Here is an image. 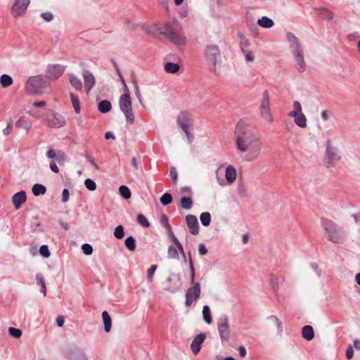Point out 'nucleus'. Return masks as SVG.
Returning <instances> with one entry per match:
<instances>
[{"mask_svg":"<svg viewBox=\"0 0 360 360\" xmlns=\"http://www.w3.org/2000/svg\"><path fill=\"white\" fill-rule=\"evenodd\" d=\"M235 136L237 150L245 154L243 160L246 162L257 160L262 148L259 134L247 122L240 120L236 126Z\"/></svg>","mask_w":360,"mask_h":360,"instance_id":"f257e3e1","label":"nucleus"},{"mask_svg":"<svg viewBox=\"0 0 360 360\" xmlns=\"http://www.w3.org/2000/svg\"><path fill=\"white\" fill-rule=\"evenodd\" d=\"M160 34L176 45L183 46L186 43L184 30L176 19L167 21Z\"/></svg>","mask_w":360,"mask_h":360,"instance_id":"f03ea898","label":"nucleus"},{"mask_svg":"<svg viewBox=\"0 0 360 360\" xmlns=\"http://www.w3.org/2000/svg\"><path fill=\"white\" fill-rule=\"evenodd\" d=\"M321 226L324 236L328 240L335 243H340L345 240L346 232L335 221L326 217H321Z\"/></svg>","mask_w":360,"mask_h":360,"instance_id":"7ed1b4c3","label":"nucleus"},{"mask_svg":"<svg viewBox=\"0 0 360 360\" xmlns=\"http://www.w3.org/2000/svg\"><path fill=\"white\" fill-rule=\"evenodd\" d=\"M286 39L289 44L290 51L296 63V68L299 72L306 70L307 65L304 60V49L298 38L292 32L286 34Z\"/></svg>","mask_w":360,"mask_h":360,"instance_id":"20e7f679","label":"nucleus"},{"mask_svg":"<svg viewBox=\"0 0 360 360\" xmlns=\"http://www.w3.org/2000/svg\"><path fill=\"white\" fill-rule=\"evenodd\" d=\"M118 75L122 81L124 89V94L119 99L120 109L124 113L127 122L129 124H132L134 122V116L132 111L129 90L122 74L120 73Z\"/></svg>","mask_w":360,"mask_h":360,"instance_id":"39448f33","label":"nucleus"},{"mask_svg":"<svg viewBox=\"0 0 360 360\" xmlns=\"http://www.w3.org/2000/svg\"><path fill=\"white\" fill-rule=\"evenodd\" d=\"M204 57L207 65L210 66V70L216 74L217 65H220L222 60L221 53L219 46L215 44L207 45L204 51Z\"/></svg>","mask_w":360,"mask_h":360,"instance_id":"423d86ee","label":"nucleus"},{"mask_svg":"<svg viewBox=\"0 0 360 360\" xmlns=\"http://www.w3.org/2000/svg\"><path fill=\"white\" fill-rule=\"evenodd\" d=\"M342 155L339 149L333 145L330 139H328L323 159L324 166L328 169L334 167L340 161Z\"/></svg>","mask_w":360,"mask_h":360,"instance_id":"0eeeda50","label":"nucleus"},{"mask_svg":"<svg viewBox=\"0 0 360 360\" xmlns=\"http://www.w3.org/2000/svg\"><path fill=\"white\" fill-rule=\"evenodd\" d=\"M49 81L44 75H37L28 78L25 84V90L29 94H38L48 86Z\"/></svg>","mask_w":360,"mask_h":360,"instance_id":"6e6552de","label":"nucleus"},{"mask_svg":"<svg viewBox=\"0 0 360 360\" xmlns=\"http://www.w3.org/2000/svg\"><path fill=\"white\" fill-rule=\"evenodd\" d=\"M217 330L222 341L228 342L230 338V326L229 317L226 314H222L217 320Z\"/></svg>","mask_w":360,"mask_h":360,"instance_id":"1a4fd4ad","label":"nucleus"},{"mask_svg":"<svg viewBox=\"0 0 360 360\" xmlns=\"http://www.w3.org/2000/svg\"><path fill=\"white\" fill-rule=\"evenodd\" d=\"M261 117L269 122H273V116L270 110V98L268 90H264L259 107Z\"/></svg>","mask_w":360,"mask_h":360,"instance_id":"9d476101","label":"nucleus"},{"mask_svg":"<svg viewBox=\"0 0 360 360\" xmlns=\"http://www.w3.org/2000/svg\"><path fill=\"white\" fill-rule=\"evenodd\" d=\"M192 286L188 288L186 292V307H190L195 301H196L200 295V285L198 282L191 283Z\"/></svg>","mask_w":360,"mask_h":360,"instance_id":"9b49d317","label":"nucleus"},{"mask_svg":"<svg viewBox=\"0 0 360 360\" xmlns=\"http://www.w3.org/2000/svg\"><path fill=\"white\" fill-rule=\"evenodd\" d=\"M46 124L51 127L60 128L65 126V118L59 113L50 110L47 114Z\"/></svg>","mask_w":360,"mask_h":360,"instance_id":"f8f14e48","label":"nucleus"},{"mask_svg":"<svg viewBox=\"0 0 360 360\" xmlns=\"http://www.w3.org/2000/svg\"><path fill=\"white\" fill-rule=\"evenodd\" d=\"M65 68L66 66L60 64H49L46 70V76L45 77L48 81L49 79H57L62 76Z\"/></svg>","mask_w":360,"mask_h":360,"instance_id":"ddd939ff","label":"nucleus"},{"mask_svg":"<svg viewBox=\"0 0 360 360\" xmlns=\"http://www.w3.org/2000/svg\"><path fill=\"white\" fill-rule=\"evenodd\" d=\"M167 282L169 283L170 285L166 288V290L170 292H175L180 290L182 283L181 276L179 274L172 273L167 278Z\"/></svg>","mask_w":360,"mask_h":360,"instance_id":"4468645a","label":"nucleus"},{"mask_svg":"<svg viewBox=\"0 0 360 360\" xmlns=\"http://www.w3.org/2000/svg\"><path fill=\"white\" fill-rule=\"evenodd\" d=\"M30 3V0H15L11 8V14L15 17L22 15L26 11Z\"/></svg>","mask_w":360,"mask_h":360,"instance_id":"2eb2a0df","label":"nucleus"},{"mask_svg":"<svg viewBox=\"0 0 360 360\" xmlns=\"http://www.w3.org/2000/svg\"><path fill=\"white\" fill-rule=\"evenodd\" d=\"M186 223L189 232L193 235H198L199 233V223L197 217L193 214H188L186 217Z\"/></svg>","mask_w":360,"mask_h":360,"instance_id":"dca6fc26","label":"nucleus"},{"mask_svg":"<svg viewBox=\"0 0 360 360\" xmlns=\"http://www.w3.org/2000/svg\"><path fill=\"white\" fill-rule=\"evenodd\" d=\"M82 77L84 82V87L87 93L94 86L96 80L94 75L87 70H84L82 72Z\"/></svg>","mask_w":360,"mask_h":360,"instance_id":"f3484780","label":"nucleus"},{"mask_svg":"<svg viewBox=\"0 0 360 360\" xmlns=\"http://www.w3.org/2000/svg\"><path fill=\"white\" fill-rule=\"evenodd\" d=\"M206 338V335L205 333H200L196 337L194 338L191 344V349L192 350V352L196 355L199 353L200 349H201V345L203 343Z\"/></svg>","mask_w":360,"mask_h":360,"instance_id":"a211bd4d","label":"nucleus"},{"mask_svg":"<svg viewBox=\"0 0 360 360\" xmlns=\"http://www.w3.org/2000/svg\"><path fill=\"white\" fill-rule=\"evenodd\" d=\"M27 195L24 191H20L13 195L12 202L15 209H19L26 201Z\"/></svg>","mask_w":360,"mask_h":360,"instance_id":"6ab92c4d","label":"nucleus"},{"mask_svg":"<svg viewBox=\"0 0 360 360\" xmlns=\"http://www.w3.org/2000/svg\"><path fill=\"white\" fill-rule=\"evenodd\" d=\"M176 122L179 127H181L183 131H186V129H189L190 127L191 124L189 116L186 112H181V114L177 117Z\"/></svg>","mask_w":360,"mask_h":360,"instance_id":"aec40b11","label":"nucleus"},{"mask_svg":"<svg viewBox=\"0 0 360 360\" xmlns=\"http://www.w3.org/2000/svg\"><path fill=\"white\" fill-rule=\"evenodd\" d=\"M288 116L294 117L295 123L300 127L305 128L307 127V118L302 112H290Z\"/></svg>","mask_w":360,"mask_h":360,"instance_id":"412c9836","label":"nucleus"},{"mask_svg":"<svg viewBox=\"0 0 360 360\" xmlns=\"http://www.w3.org/2000/svg\"><path fill=\"white\" fill-rule=\"evenodd\" d=\"M32 124L28 118L25 116L20 117L15 122L17 128L23 129L25 130L26 134H28L31 128Z\"/></svg>","mask_w":360,"mask_h":360,"instance_id":"4be33fe9","label":"nucleus"},{"mask_svg":"<svg viewBox=\"0 0 360 360\" xmlns=\"http://www.w3.org/2000/svg\"><path fill=\"white\" fill-rule=\"evenodd\" d=\"M314 10L317 11L318 15L322 18L327 20H332L333 19V13L326 7L315 8Z\"/></svg>","mask_w":360,"mask_h":360,"instance_id":"5701e85b","label":"nucleus"},{"mask_svg":"<svg viewBox=\"0 0 360 360\" xmlns=\"http://www.w3.org/2000/svg\"><path fill=\"white\" fill-rule=\"evenodd\" d=\"M302 335L307 341L311 340L314 338V331L311 326L307 325L302 328Z\"/></svg>","mask_w":360,"mask_h":360,"instance_id":"b1692460","label":"nucleus"},{"mask_svg":"<svg viewBox=\"0 0 360 360\" xmlns=\"http://www.w3.org/2000/svg\"><path fill=\"white\" fill-rule=\"evenodd\" d=\"M225 177L226 181L229 183H233L236 180V170L233 166L229 165L226 168Z\"/></svg>","mask_w":360,"mask_h":360,"instance_id":"393cba45","label":"nucleus"},{"mask_svg":"<svg viewBox=\"0 0 360 360\" xmlns=\"http://www.w3.org/2000/svg\"><path fill=\"white\" fill-rule=\"evenodd\" d=\"M102 319L104 324L105 332L109 333L111 330L112 320L108 311H104L102 312Z\"/></svg>","mask_w":360,"mask_h":360,"instance_id":"a878e982","label":"nucleus"},{"mask_svg":"<svg viewBox=\"0 0 360 360\" xmlns=\"http://www.w3.org/2000/svg\"><path fill=\"white\" fill-rule=\"evenodd\" d=\"M112 109L111 103L108 100H102L98 103V110L101 113H107Z\"/></svg>","mask_w":360,"mask_h":360,"instance_id":"bb28decb","label":"nucleus"},{"mask_svg":"<svg viewBox=\"0 0 360 360\" xmlns=\"http://www.w3.org/2000/svg\"><path fill=\"white\" fill-rule=\"evenodd\" d=\"M257 24L264 28H271L274 26V22L272 19L267 16H262L258 19Z\"/></svg>","mask_w":360,"mask_h":360,"instance_id":"cd10ccee","label":"nucleus"},{"mask_svg":"<svg viewBox=\"0 0 360 360\" xmlns=\"http://www.w3.org/2000/svg\"><path fill=\"white\" fill-rule=\"evenodd\" d=\"M179 205L184 210H188L192 208L193 201L191 197L184 196L180 199Z\"/></svg>","mask_w":360,"mask_h":360,"instance_id":"c85d7f7f","label":"nucleus"},{"mask_svg":"<svg viewBox=\"0 0 360 360\" xmlns=\"http://www.w3.org/2000/svg\"><path fill=\"white\" fill-rule=\"evenodd\" d=\"M164 68L166 72L175 74L179 70L180 65L177 63L167 62L165 64Z\"/></svg>","mask_w":360,"mask_h":360,"instance_id":"c756f323","label":"nucleus"},{"mask_svg":"<svg viewBox=\"0 0 360 360\" xmlns=\"http://www.w3.org/2000/svg\"><path fill=\"white\" fill-rule=\"evenodd\" d=\"M179 253H181L184 260H186L184 249H168V257L171 259H178Z\"/></svg>","mask_w":360,"mask_h":360,"instance_id":"7c9ffc66","label":"nucleus"},{"mask_svg":"<svg viewBox=\"0 0 360 360\" xmlns=\"http://www.w3.org/2000/svg\"><path fill=\"white\" fill-rule=\"evenodd\" d=\"M32 191L34 195L39 196L46 193V188L42 184H35L33 185Z\"/></svg>","mask_w":360,"mask_h":360,"instance_id":"2f4dec72","label":"nucleus"},{"mask_svg":"<svg viewBox=\"0 0 360 360\" xmlns=\"http://www.w3.org/2000/svg\"><path fill=\"white\" fill-rule=\"evenodd\" d=\"M70 98L75 112L79 114L80 112V102L79 97L76 94L71 93Z\"/></svg>","mask_w":360,"mask_h":360,"instance_id":"473e14b6","label":"nucleus"},{"mask_svg":"<svg viewBox=\"0 0 360 360\" xmlns=\"http://www.w3.org/2000/svg\"><path fill=\"white\" fill-rule=\"evenodd\" d=\"M0 83L3 88H6L13 84V79L10 75L4 74L0 77Z\"/></svg>","mask_w":360,"mask_h":360,"instance_id":"72a5a7b5","label":"nucleus"},{"mask_svg":"<svg viewBox=\"0 0 360 360\" xmlns=\"http://www.w3.org/2000/svg\"><path fill=\"white\" fill-rule=\"evenodd\" d=\"M203 320L207 324H210L212 321L210 309L207 305H205L202 308Z\"/></svg>","mask_w":360,"mask_h":360,"instance_id":"f704fd0d","label":"nucleus"},{"mask_svg":"<svg viewBox=\"0 0 360 360\" xmlns=\"http://www.w3.org/2000/svg\"><path fill=\"white\" fill-rule=\"evenodd\" d=\"M70 82L77 90H81L82 89L81 80L72 74L70 75Z\"/></svg>","mask_w":360,"mask_h":360,"instance_id":"c9c22d12","label":"nucleus"},{"mask_svg":"<svg viewBox=\"0 0 360 360\" xmlns=\"http://www.w3.org/2000/svg\"><path fill=\"white\" fill-rule=\"evenodd\" d=\"M119 192L120 195L124 199L128 200L131 198V191L128 186L122 185L119 188Z\"/></svg>","mask_w":360,"mask_h":360,"instance_id":"e433bc0d","label":"nucleus"},{"mask_svg":"<svg viewBox=\"0 0 360 360\" xmlns=\"http://www.w3.org/2000/svg\"><path fill=\"white\" fill-rule=\"evenodd\" d=\"M200 220L204 226H208L211 222V214L208 212H202L200 215Z\"/></svg>","mask_w":360,"mask_h":360,"instance_id":"4c0bfd02","label":"nucleus"},{"mask_svg":"<svg viewBox=\"0 0 360 360\" xmlns=\"http://www.w3.org/2000/svg\"><path fill=\"white\" fill-rule=\"evenodd\" d=\"M59 155L65 157V153H63L61 150H58V153H56L53 149H49L46 153V156L49 158H55L57 161H59Z\"/></svg>","mask_w":360,"mask_h":360,"instance_id":"58836bf2","label":"nucleus"},{"mask_svg":"<svg viewBox=\"0 0 360 360\" xmlns=\"http://www.w3.org/2000/svg\"><path fill=\"white\" fill-rule=\"evenodd\" d=\"M160 224L161 225L166 229L168 232H171L172 226L169 222V217L167 215L163 214L160 217Z\"/></svg>","mask_w":360,"mask_h":360,"instance_id":"ea45409f","label":"nucleus"},{"mask_svg":"<svg viewBox=\"0 0 360 360\" xmlns=\"http://www.w3.org/2000/svg\"><path fill=\"white\" fill-rule=\"evenodd\" d=\"M281 278L278 276L276 274H271L270 277V283L271 285L274 290L275 292H276L278 290V284L280 282Z\"/></svg>","mask_w":360,"mask_h":360,"instance_id":"a19ab883","label":"nucleus"},{"mask_svg":"<svg viewBox=\"0 0 360 360\" xmlns=\"http://www.w3.org/2000/svg\"><path fill=\"white\" fill-rule=\"evenodd\" d=\"M160 201L162 205H167L172 202V196L170 193H165L160 197Z\"/></svg>","mask_w":360,"mask_h":360,"instance_id":"79ce46f5","label":"nucleus"},{"mask_svg":"<svg viewBox=\"0 0 360 360\" xmlns=\"http://www.w3.org/2000/svg\"><path fill=\"white\" fill-rule=\"evenodd\" d=\"M137 221L144 228H148L150 226V223L147 218L142 214H139L137 216Z\"/></svg>","mask_w":360,"mask_h":360,"instance_id":"37998d69","label":"nucleus"},{"mask_svg":"<svg viewBox=\"0 0 360 360\" xmlns=\"http://www.w3.org/2000/svg\"><path fill=\"white\" fill-rule=\"evenodd\" d=\"M114 236L117 239H122L124 236V227L122 225L115 227Z\"/></svg>","mask_w":360,"mask_h":360,"instance_id":"c03bdc74","label":"nucleus"},{"mask_svg":"<svg viewBox=\"0 0 360 360\" xmlns=\"http://www.w3.org/2000/svg\"><path fill=\"white\" fill-rule=\"evenodd\" d=\"M8 333L15 338H20L22 336V332L20 329L10 327L8 328Z\"/></svg>","mask_w":360,"mask_h":360,"instance_id":"a18cd8bd","label":"nucleus"},{"mask_svg":"<svg viewBox=\"0 0 360 360\" xmlns=\"http://www.w3.org/2000/svg\"><path fill=\"white\" fill-rule=\"evenodd\" d=\"M84 185L86 188L91 191H94L96 189V184L91 179H86L84 181Z\"/></svg>","mask_w":360,"mask_h":360,"instance_id":"49530a36","label":"nucleus"},{"mask_svg":"<svg viewBox=\"0 0 360 360\" xmlns=\"http://www.w3.org/2000/svg\"><path fill=\"white\" fill-rule=\"evenodd\" d=\"M158 266L156 264H153L147 271V279L149 281H152L153 278V275L155 271H156Z\"/></svg>","mask_w":360,"mask_h":360,"instance_id":"de8ad7c7","label":"nucleus"},{"mask_svg":"<svg viewBox=\"0 0 360 360\" xmlns=\"http://www.w3.org/2000/svg\"><path fill=\"white\" fill-rule=\"evenodd\" d=\"M126 248H136V240L133 236H128L124 242Z\"/></svg>","mask_w":360,"mask_h":360,"instance_id":"09e8293b","label":"nucleus"},{"mask_svg":"<svg viewBox=\"0 0 360 360\" xmlns=\"http://www.w3.org/2000/svg\"><path fill=\"white\" fill-rule=\"evenodd\" d=\"M167 233H168V237L172 242H174V243L176 245V248H183L181 243L179 241V240L175 236L172 230L171 231V232H168Z\"/></svg>","mask_w":360,"mask_h":360,"instance_id":"8fccbe9b","label":"nucleus"},{"mask_svg":"<svg viewBox=\"0 0 360 360\" xmlns=\"http://www.w3.org/2000/svg\"><path fill=\"white\" fill-rule=\"evenodd\" d=\"M13 122L12 120H10L7 123L6 127L3 129V134L5 136L9 135L13 130Z\"/></svg>","mask_w":360,"mask_h":360,"instance_id":"3c124183","label":"nucleus"},{"mask_svg":"<svg viewBox=\"0 0 360 360\" xmlns=\"http://www.w3.org/2000/svg\"><path fill=\"white\" fill-rule=\"evenodd\" d=\"M269 319L272 321V322L277 326L279 331H282L281 321L276 316H270Z\"/></svg>","mask_w":360,"mask_h":360,"instance_id":"603ef678","label":"nucleus"},{"mask_svg":"<svg viewBox=\"0 0 360 360\" xmlns=\"http://www.w3.org/2000/svg\"><path fill=\"white\" fill-rule=\"evenodd\" d=\"M169 174L172 179L173 183L176 184L177 181L178 174H177L176 169L174 167H170Z\"/></svg>","mask_w":360,"mask_h":360,"instance_id":"864d4df0","label":"nucleus"},{"mask_svg":"<svg viewBox=\"0 0 360 360\" xmlns=\"http://www.w3.org/2000/svg\"><path fill=\"white\" fill-rule=\"evenodd\" d=\"M40 15L46 22H50L53 19V15L51 12L41 13Z\"/></svg>","mask_w":360,"mask_h":360,"instance_id":"5fc2aeb1","label":"nucleus"},{"mask_svg":"<svg viewBox=\"0 0 360 360\" xmlns=\"http://www.w3.org/2000/svg\"><path fill=\"white\" fill-rule=\"evenodd\" d=\"M36 281H37V283L38 285H39L40 286L43 285H46L44 276L41 274H37L36 275Z\"/></svg>","mask_w":360,"mask_h":360,"instance_id":"6e6d98bb","label":"nucleus"},{"mask_svg":"<svg viewBox=\"0 0 360 360\" xmlns=\"http://www.w3.org/2000/svg\"><path fill=\"white\" fill-rule=\"evenodd\" d=\"M293 108L294 110H292L291 112H297L298 113H302V106L299 101H295L293 102Z\"/></svg>","mask_w":360,"mask_h":360,"instance_id":"4d7b16f0","label":"nucleus"},{"mask_svg":"<svg viewBox=\"0 0 360 360\" xmlns=\"http://www.w3.org/2000/svg\"><path fill=\"white\" fill-rule=\"evenodd\" d=\"M69 195H70V193H69L68 189L64 188L62 192V200H61L62 202H66L67 201H68Z\"/></svg>","mask_w":360,"mask_h":360,"instance_id":"13d9d810","label":"nucleus"},{"mask_svg":"<svg viewBox=\"0 0 360 360\" xmlns=\"http://www.w3.org/2000/svg\"><path fill=\"white\" fill-rule=\"evenodd\" d=\"M354 350L352 345H349L346 349V357L351 359L353 357Z\"/></svg>","mask_w":360,"mask_h":360,"instance_id":"bf43d9fd","label":"nucleus"},{"mask_svg":"<svg viewBox=\"0 0 360 360\" xmlns=\"http://www.w3.org/2000/svg\"><path fill=\"white\" fill-rule=\"evenodd\" d=\"M39 253L44 258H48L51 255L49 249H39Z\"/></svg>","mask_w":360,"mask_h":360,"instance_id":"052dcab7","label":"nucleus"},{"mask_svg":"<svg viewBox=\"0 0 360 360\" xmlns=\"http://www.w3.org/2000/svg\"><path fill=\"white\" fill-rule=\"evenodd\" d=\"M49 167H50V169H51V171L54 173H58L59 172V169L58 167V166L56 165V162H53V161H51L49 164Z\"/></svg>","mask_w":360,"mask_h":360,"instance_id":"680f3d73","label":"nucleus"},{"mask_svg":"<svg viewBox=\"0 0 360 360\" xmlns=\"http://www.w3.org/2000/svg\"><path fill=\"white\" fill-rule=\"evenodd\" d=\"M187 136V139H188V143H192L193 140V135L191 134V132L189 131V129H186V131H184Z\"/></svg>","mask_w":360,"mask_h":360,"instance_id":"e2e57ef3","label":"nucleus"},{"mask_svg":"<svg viewBox=\"0 0 360 360\" xmlns=\"http://www.w3.org/2000/svg\"><path fill=\"white\" fill-rule=\"evenodd\" d=\"M311 266L315 271V272L316 273L318 277H320L321 275V271L319 269L318 265L316 263H313V264H311Z\"/></svg>","mask_w":360,"mask_h":360,"instance_id":"0e129e2a","label":"nucleus"},{"mask_svg":"<svg viewBox=\"0 0 360 360\" xmlns=\"http://www.w3.org/2000/svg\"><path fill=\"white\" fill-rule=\"evenodd\" d=\"M65 319L63 316H58L56 319V323L58 327H62L64 325Z\"/></svg>","mask_w":360,"mask_h":360,"instance_id":"69168bd1","label":"nucleus"},{"mask_svg":"<svg viewBox=\"0 0 360 360\" xmlns=\"http://www.w3.org/2000/svg\"><path fill=\"white\" fill-rule=\"evenodd\" d=\"M130 77H131V83H132V84H133V85H134V87H135V86H139V85H138V82H137L136 77V75H135L134 72H131V76H130Z\"/></svg>","mask_w":360,"mask_h":360,"instance_id":"338daca9","label":"nucleus"},{"mask_svg":"<svg viewBox=\"0 0 360 360\" xmlns=\"http://www.w3.org/2000/svg\"><path fill=\"white\" fill-rule=\"evenodd\" d=\"M238 352H239V354L241 357H245L246 356V354H247L246 349L243 346H240L238 347Z\"/></svg>","mask_w":360,"mask_h":360,"instance_id":"774afa93","label":"nucleus"}]
</instances>
